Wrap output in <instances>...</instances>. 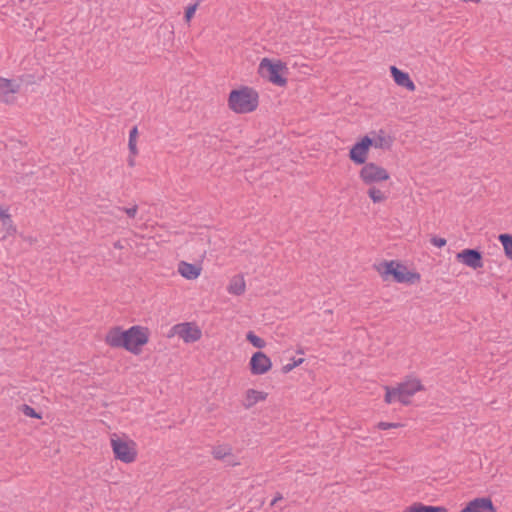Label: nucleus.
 Masks as SVG:
<instances>
[{
    "mask_svg": "<svg viewBox=\"0 0 512 512\" xmlns=\"http://www.w3.org/2000/svg\"><path fill=\"white\" fill-rule=\"evenodd\" d=\"M197 7H198V2H196L194 4H190L186 7L185 12H184V19L187 23H189L191 21V19L194 17Z\"/></svg>",
    "mask_w": 512,
    "mask_h": 512,
    "instance_id": "obj_26",
    "label": "nucleus"
},
{
    "mask_svg": "<svg viewBox=\"0 0 512 512\" xmlns=\"http://www.w3.org/2000/svg\"><path fill=\"white\" fill-rule=\"evenodd\" d=\"M212 454L215 459L223 460L227 456L232 455V449L229 446H217L213 449Z\"/></svg>",
    "mask_w": 512,
    "mask_h": 512,
    "instance_id": "obj_24",
    "label": "nucleus"
},
{
    "mask_svg": "<svg viewBox=\"0 0 512 512\" xmlns=\"http://www.w3.org/2000/svg\"><path fill=\"white\" fill-rule=\"evenodd\" d=\"M390 72L394 82L401 87L406 88L409 91L415 90V84L411 80L409 74L397 68L396 66H390Z\"/></svg>",
    "mask_w": 512,
    "mask_h": 512,
    "instance_id": "obj_14",
    "label": "nucleus"
},
{
    "mask_svg": "<svg viewBox=\"0 0 512 512\" xmlns=\"http://www.w3.org/2000/svg\"><path fill=\"white\" fill-rule=\"evenodd\" d=\"M294 368H295V364H293V363H288V364H286V365H284V366L282 367V372L286 374V373H288V372L292 371Z\"/></svg>",
    "mask_w": 512,
    "mask_h": 512,
    "instance_id": "obj_33",
    "label": "nucleus"
},
{
    "mask_svg": "<svg viewBox=\"0 0 512 512\" xmlns=\"http://www.w3.org/2000/svg\"><path fill=\"white\" fill-rule=\"evenodd\" d=\"M129 155H137V141H128Z\"/></svg>",
    "mask_w": 512,
    "mask_h": 512,
    "instance_id": "obj_30",
    "label": "nucleus"
},
{
    "mask_svg": "<svg viewBox=\"0 0 512 512\" xmlns=\"http://www.w3.org/2000/svg\"><path fill=\"white\" fill-rule=\"evenodd\" d=\"M272 368L271 359L262 351L252 354L249 361V369L253 375H263Z\"/></svg>",
    "mask_w": 512,
    "mask_h": 512,
    "instance_id": "obj_11",
    "label": "nucleus"
},
{
    "mask_svg": "<svg viewBox=\"0 0 512 512\" xmlns=\"http://www.w3.org/2000/svg\"><path fill=\"white\" fill-rule=\"evenodd\" d=\"M135 156H136V155H129V156H128L127 162H128V165H129L130 167L135 166Z\"/></svg>",
    "mask_w": 512,
    "mask_h": 512,
    "instance_id": "obj_35",
    "label": "nucleus"
},
{
    "mask_svg": "<svg viewBox=\"0 0 512 512\" xmlns=\"http://www.w3.org/2000/svg\"><path fill=\"white\" fill-rule=\"evenodd\" d=\"M259 94L248 86L232 89L228 96V107L235 113L246 114L257 109Z\"/></svg>",
    "mask_w": 512,
    "mask_h": 512,
    "instance_id": "obj_2",
    "label": "nucleus"
},
{
    "mask_svg": "<svg viewBox=\"0 0 512 512\" xmlns=\"http://www.w3.org/2000/svg\"><path fill=\"white\" fill-rule=\"evenodd\" d=\"M178 272L180 275L188 280H194L199 277L201 267L197 264L181 261L178 265Z\"/></svg>",
    "mask_w": 512,
    "mask_h": 512,
    "instance_id": "obj_15",
    "label": "nucleus"
},
{
    "mask_svg": "<svg viewBox=\"0 0 512 512\" xmlns=\"http://www.w3.org/2000/svg\"><path fill=\"white\" fill-rule=\"evenodd\" d=\"M21 411L27 417L35 418V419H41L42 418V415H41L40 412H37L33 407H31V406H29L27 404H23L22 405Z\"/></svg>",
    "mask_w": 512,
    "mask_h": 512,
    "instance_id": "obj_25",
    "label": "nucleus"
},
{
    "mask_svg": "<svg viewBox=\"0 0 512 512\" xmlns=\"http://www.w3.org/2000/svg\"><path fill=\"white\" fill-rule=\"evenodd\" d=\"M114 248H116V249H122V248H123V245H122L121 241H116V242L114 243Z\"/></svg>",
    "mask_w": 512,
    "mask_h": 512,
    "instance_id": "obj_37",
    "label": "nucleus"
},
{
    "mask_svg": "<svg viewBox=\"0 0 512 512\" xmlns=\"http://www.w3.org/2000/svg\"><path fill=\"white\" fill-rule=\"evenodd\" d=\"M173 331L181 337L186 343L198 341L202 336L201 329L192 322H185L173 326Z\"/></svg>",
    "mask_w": 512,
    "mask_h": 512,
    "instance_id": "obj_10",
    "label": "nucleus"
},
{
    "mask_svg": "<svg viewBox=\"0 0 512 512\" xmlns=\"http://www.w3.org/2000/svg\"><path fill=\"white\" fill-rule=\"evenodd\" d=\"M461 512H497L489 497L475 498L467 503Z\"/></svg>",
    "mask_w": 512,
    "mask_h": 512,
    "instance_id": "obj_12",
    "label": "nucleus"
},
{
    "mask_svg": "<svg viewBox=\"0 0 512 512\" xmlns=\"http://www.w3.org/2000/svg\"><path fill=\"white\" fill-rule=\"evenodd\" d=\"M384 281L392 279L397 283L415 284L420 281V274L407 270L402 263L391 260L383 261L375 266Z\"/></svg>",
    "mask_w": 512,
    "mask_h": 512,
    "instance_id": "obj_3",
    "label": "nucleus"
},
{
    "mask_svg": "<svg viewBox=\"0 0 512 512\" xmlns=\"http://www.w3.org/2000/svg\"><path fill=\"white\" fill-rule=\"evenodd\" d=\"M430 242H431L432 245H434V246H436L438 248L444 247L446 245V243H447L445 238L438 237V236L431 237Z\"/></svg>",
    "mask_w": 512,
    "mask_h": 512,
    "instance_id": "obj_28",
    "label": "nucleus"
},
{
    "mask_svg": "<svg viewBox=\"0 0 512 512\" xmlns=\"http://www.w3.org/2000/svg\"><path fill=\"white\" fill-rule=\"evenodd\" d=\"M456 260L474 270L483 267V255L479 249L465 248L456 254Z\"/></svg>",
    "mask_w": 512,
    "mask_h": 512,
    "instance_id": "obj_9",
    "label": "nucleus"
},
{
    "mask_svg": "<svg viewBox=\"0 0 512 512\" xmlns=\"http://www.w3.org/2000/svg\"><path fill=\"white\" fill-rule=\"evenodd\" d=\"M283 499V496L281 493H277L275 495V497L273 498V500L271 501L270 505L271 506H274L278 501L282 500Z\"/></svg>",
    "mask_w": 512,
    "mask_h": 512,
    "instance_id": "obj_34",
    "label": "nucleus"
},
{
    "mask_svg": "<svg viewBox=\"0 0 512 512\" xmlns=\"http://www.w3.org/2000/svg\"><path fill=\"white\" fill-rule=\"evenodd\" d=\"M258 73L262 78L276 86L284 87L287 85L288 67L281 60L263 58L258 66Z\"/></svg>",
    "mask_w": 512,
    "mask_h": 512,
    "instance_id": "obj_4",
    "label": "nucleus"
},
{
    "mask_svg": "<svg viewBox=\"0 0 512 512\" xmlns=\"http://www.w3.org/2000/svg\"><path fill=\"white\" fill-rule=\"evenodd\" d=\"M20 84L15 80L0 77V93L3 95L15 94L19 91Z\"/></svg>",
    "mask_w": 512,
    "mask_h": 512,
    "instance_id": "obj_18",
    "label": "nucleus"
},
{
    "mask_svg": "<svg viewBox=\"0 0 512 512\" xmlns=\"http://www.w3.org/2000/svg\"><path fill=\"white\" fill-rule=\"evenodd\" d=\"M150 330L148 327L134 325L124 330L121 326L111 327L105 335V343L111 348H122L138 355L143 346L149 342Z\"/></svg>",
    "mask_w": 512,
    "mask_h": 512,
    "instance_id": "obj_1",
    "label": "nucleus"
},
{
    "mask_svg": "<svg viewBox=\"0 0 512 512\" xmlns=\"http://www.w3.org/2000/svg\"><path fill=\"white\" fill-rule=\"evenodd\" d=\"M359 177L366 185H373L390 179L389 172L374 162L366 163L359 171Z\"/></svg>",
    "mask_w": 512,
    "mask_h": 512,
    "instance_id": "obj_7",
    "label": "nucleus"
},
{
    "mask_svg": "<svg viewBox=\"0 0 512 512\" xmlns=\"http://www.w3.org/2000/svg\"><path fill=\"white\" fill-rule=\"evenodd\" d=\"M385 390L384 400L386 403L390 404L397 399L403 405H409V398L416 392L424 390V387L419 379L408 378L406 381L399 383L397 387L386 386Z\"/></svg>",
    "mask_w": 512,
    "mask_h": 512,
    "instance_id": "obj_5",
    "label": "nucleus"
},
{
    "mask_svg": "<svg viewBox=\"0 0 512 512\" xmlns=\"http://www.w3.org/2000/svg\"><path fill=\"white\" fill-rule=\"evenodd\" d=\"M111 447L114 457L124 463H132L137 457L136 444L134 441H126L119 437L111 438Z\"/></svg>",
    "mask_w": 512,
    "mask_h": 512,
    "instance_id": "obj_6",
    "label": "nucleus"
},
{
    "mask_svg": "<svg viewBox=\"0 0 512 512\" xmlns=\"http://www.w3.org/2000/svg\"><path fill=\"white\" fill-rule=\"evenodd\" d=\"M403 512H448L444 506L425 505L421 502H415L405 508Z\"/></svg>",
    "mask_w": 512,
    "mask_h": 512,
    "instance_id": "obj_17",
    "label": "nucleus"
},
{
    "mask_svg": "<svg viewBox=\"0 0 512 512\" xmlns=\"http://www.w3.org/2000/svg\"><path fill=\"white\" fill-rule=\"evenodd\" d=\"M228 292L233 295L240 296L245 292V281L241 276H235L230 281L227 288Z\"/></svg>",
    "mask_w": 512,
    "mask_h": 512,
    "instance_id": "obj_19",
    "label": "nucleus"
},
{
    "mask_svg": "<svg viewBox=\"0 0 512 512\" xmlns=\"http://www.w3.org/2000/svg\"><path fill=\"white\" fill-rule=\"evenodd\" d=\"M246 340L254 347L262 349L266 346V342L261 337L257 336L253 331H248Z\"/></svg>",
    "mask_w": 512,
    "mask_h": 512,
    "instance_id": "obj_23",
    "label": "nucleus"
},
{
    "mask_svg": "<svg viewBox=\"0 0 512 512\" xmlns=\"http://www.w3.org/2000/svg\"><path fill=\"white\" fill-rule=\"evenodd\" d=\"M372 147V142L369 135H364L360 138L349 150V159L356 165H365L368 158V153Z\"/></svg>",
    "mask_w": 512,
    "mask_h": 512,
    "instance_id": "obj_8",
    "label": "nucleus"
},
{
    "mask_svg": "<svg viewBox=\"0 0 512 512\" xmlns=\"http://www.w3.org/2000/svg\"><path fill=\"white\" fill-rule=\"evenodd\" d=\"M372 142V147L379 148L382 150H390L392 148L394 138L387 135L383 129L377 131H371L369 134Z\"/></svg>",
    "mask_w": 512,
    "mask_h": 512,
    "instance_id": "obj_13",
    "label": "nucleus"
},
{
    "mask_svg": "<svg viewBox=\"0 0 512 512\" xmlns=\"http://www.w3.org/2000/svg\"><path fill=\"white\" fill-rule=\"evenodd\" d=\"M403 425L401 423H391V422H379L377 424V428L380 430H387L391 428H398L402 427Z\"/></svg>",
    "mask_w": 512,
    "mask_h": 512,
    "instance_id": "obj_27",
    "label": "nucleus"
},
{
    "mask_svg": "<svg viewBox=\"0 0 512 512\" xmlns=\"http://www.w3.org/2000/svg\"><path fill=\"white\" fill-rule=\"evenodd\" d=\"M267 396H268V393H266V392L258 391V390H255V389H248L246 391V395H245V400L243 402V406L246 409H250L251 407H253L259 401L266 400Z\"/></svg>",
    "mask_w": 512,
    "mask_h": 512,
    "instance_id": "obj_16",
    "label": "nucleus"
},
{
    "mask_svg": "<svg viewBox=\"0 0 512 512\" xmlns=\"http://www.w3.org/2000/svg\"><path fill=\"white\" fill-rule=\"evenodd\" d=\"M368 196L373 201V203H381L384 202L387 197L385 194L375 186H371L367 191Z\"/></svg>",
    "mask_w": 512,
    "mask_h": 512,
    "instance_id": "obj_22",
    "label": "nucleus"
},
{
    "mask_svg": "<svg viewBox=\"0 0 512 512\" xmlns=\"http://www.w3.org/2000/svg\"><path fill=\"white\" fill-rule=\"evenodd\" d=\"M304 362V359L303 358H299V359H292V363L295 364V367L299 366L300 364H302Z\"/></svg>",
    "mask_w": 512,
    "mask_h": 512,
    "instance_id": "obj_36",
    "label": "nucleus"
},
{
    "mask_svg": "<svg viewBox=\"0 0 512 512\" xmlns=\"http://www.w3.org/2000/svg\"><path fill=\"white\" fill-rule=\"evenodd\" d=\"M3 101L7 104H12L15 101L13 94L3 95Z\"/></svg>",
    "mask_w": 512,
    "mask_h": 512,
    "instance_id": "obj_32",
    "label": "nucleus"
},
{
    "mask_svg": "<svg viewBox=\"0 0 512 512\" xmlns=\"http://www.w3.org/2000/svg\"><path fill=\"white\" fill-rule=\"evenodd\" d=\"M498 240L503 246L505 256L512 260V234L502 233L498 236Z\"/></svg>",
    "mask_w": 512,
    "mask_h": 512,
    "instance_id": "obj_21",
    "label": "nucleus"
},
{
    "mask_svg": "<svg viewBox=\"0 0 512 512\" xmlns=\"http://www.w3.org/2000/svg\"><path fill=\"white\" fill-rule=\"evenodd\" d=\"M123 211L127 214V216L129 218H135V216L137 214V211H138V206L134 205V206L129 207V208H123Z\"/></svg>",
    "mask_w": 512,
    "mask_h": 512,
    "instance_id": "obj_29",
    "label": "nucleus"
},
{
    "mask_svg": "<svg viewBox=\"0 0 512 512\" xmlns=\"http://www.w3.org/2000/svg\"><path fill=\"white\" fill-rule=\"evenodd\" d=\"M0 219L2 221L3 226L6 228V232L8 235L16 233V226L13 225V221L11 215L8 213V209L3 208L2 206H0Z\"/></svg>",
    "mask_w": 512,
    "mask_h": 512,
    "instance_id": "obj_20",
    "label": "nucleus"
},
{
    "mask_svg": "<svg viewBox=\"0 0 512 512\" xmlns=\"http://www.w3.org/2000/svg\"><path fill=\"white\" fill-rule=\"evenodd\" d=\"M138 128L137 126L132 127L129 132V141H137L138 138Z\"/></svg>",
    "mask_w": 512,
    "mask_h": 512,
    "instance_id": "obj_31",
    "label": "nucleus"
}]
</instances>
